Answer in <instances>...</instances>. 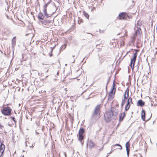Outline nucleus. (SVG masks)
Segmentation results:
<instances>
[{"label":"nucleus","instance_id":"1","mask_svg":"<svg viewBox=\"0 0 157 157\" xmlns=\"http://www.w3.org/2000/svg\"><path fill=\"white\" fill-rule=\"evenodd\" d=\"M100 108L101 105H98L94 108L92 112L91 116L93 119L97 120L99 118Z\"/></svg>","mask_w":157,"mask_h":157},{"label":"nucleus","instance_id":"2","mask_svg":"<svg viewBox=\"0 0 157 157\" xmlns=\"http://www.w3.org/2000/svg\"><path fill=\"white\" fill-rule=\"evenodd\" d=\"M114 116L112 111H108L104 115L105 120L107 122H110L113 119Z\"/></svg>","mask_w":157,"mask_h":157},{"label":"nucleus","instance_id":"3","mask_svg":"<svg viewBox=\"0 0 157 157\" xmlns=\"http://www.w3.org/2000/svg\"><path fill=\"white\" fill-rule=\"evenodd\" d=\"M12 109L9 107H7L2 110V113L5 116H10L11 114Z\"/></svg>","mask_w":157,"mask_h":157},{"label":"nucleus","instance_id":"4","mask_svg":"<svg viewBox=\"0 0 157 157\" xmlns=\"http://www.w3.org/2000/svg\"><path fill=\"white\" fill-rule=\"evenodd\" d=\"M85 132L84 129L83 128H81L79 131L78 140L81 141L84 139V136L83 134Z\"/></svg>","mask_w":157,"mask_h":157},{"label":"nucleus","instance_id":"5","mask_svg":"<svg viewBox=\"0 0 157 157\" xmlns=\"http://www.w3.org/2000/svg\"><path fill=\"white\" fill-rule=\"evenodd\" d=\"M122 148V146L121 145L119 144H116L115 145H113L112 146V147L111 148L112 150L109 153L110 154L113 151L115 150V149H121Z\"/></svg>","mask_w":157,"mask_h":157},{"label":"nucleus","instance_id":"6","mask_svg":"<svg viewBox=\"0 0 157 157\" xmlns=\"http://www.w3.org/2000/svg\"><path fill=\"white\" fill-rule=\"evenodd\" d=\"M128 17V15L126 13L122 12L119 15V19L121 20H125Z\"/></svg>","mask_w":157,"mask_h":157},{"label":"nucleus","instance_id":"7","mask_svg":"<svg viewBox=\"0 0 157 157\" xmlns=\"http://www.w3.org/2000/svg\"><path fill=\"white\" fill-rule=\"evenodd\" d=\"M125 147L126 149L127 154L128 157L129 152L130 144L129 141H128L125 144Z\"/></svg>","mask_w":157,"mask_h":157},{"label":"nucleus","instance_id":"8","mask_svg":"<svg viewBox=\"0 0 157 157\" xmlns=\"http://www.w3.org/2000/svg\"><path fill=\"white\" fill-rule=\"evenodd\" d=\"M111 110L110 111H112L113 113L114 116H116L118 114V110L114 107H112Z\"/></svg>","mask_w":157,"mask_h":157},{"label":"nucleus","instance_id":"9","mask_svg":"<svg viewBox=\"0 0 157 157\" xmlns=\"http://www.w3.org/2000/svg\"><path fill=\"white\" fill-rule=\"evenodd\" d=\"M88 144L89 147L90 148H94L95 145V144L91 140H90L89 141Z\"/></svg>","mask_w":157,"mask_h":157},{"label":"nucleus","instance_id":"10","mask_svg":"<svg viewBox=\"0 0 157 157\" xmlns=\"http://www.w3.org/2000/svg\"><path fill=\"white\" fill-rule=\"evenodd\" d=\"M114 85H115V84H114V83L113 82V88L111 90V91L109 92V94L108 96L110 97H109L110 98H111V99H113V97L112 96V94H113Z\"/></svg>","mask_w":157,"mask_h":157},{"label":"nucleus","instance_id":"11","mask_svg":"<svg viewBox=\"0 0 157 157\" xmlns=\"http://www.w3.org/2000/svg\"><path fill=\"white\" fill-rule=\"evenodd\" d=\"M126 114L125 112L120 114L119 117V121H122L125 116Z\"/></svg>","mask_w":157,"mask_h":157},{"label":"nucleus","instance_id":"12","mask_svg":"<svg viewBox=\"0 0 157 157\" xmlns=\"http://www.w3.org/2000/svg\"><path fill=\"white\" fill-rule=\"evenodd\" d=\"M5 148V145L3 143H1L0 145V153L1 152L2 154L3 153Z\"/></svg>","mask_w":157,"mask_h":157},{"label":"nucleus","instance_id":"13","mask_svg":"<svg viewBox=\"0 0 157 157\" xmlns=\"http://www.w3.org/2000/svg\"><path fill=\"white\" fill-rule=\"evenodd\" d=\"M141 117L142 120L144 121H145V110L144 109H143L142 111Z\"/></svg>","mask_w":157,"mask_h":157},{"label":"nucleus","instance_id":"14","mask_svg":"<svg viewBox=\"0 0 157 157\" xmlns=\"http://www.w3.org/2000/svg\"><path fill=\"white\" fill-rule=\"evenodd\" d=\"M136 52L133 54L132 58L131 59L133 60L134 62H135L136 60V59L137 55V54L138 51L136 50Z\"/></svg>","mask_w":157,"mask_h":157},{"label":"nucleus","instance_id":"15","mask_svg":"<svg viewBox=\"0 0 157 157\" xmlns=\"http://www.w3.org/2000/svg\"><path fill=\"white\" fill-rule=\"evenodd\" d=\"M40 22L43 24L46 25L47 24L50 23V21L49 20H43V19L42 20L40 21Z\"/></svg>","mask_w":157,"mask_h":157},{"label":"nucleus","instance_id":"16","mask_svg":"<svg viewBox=\"0 0 157 157\" xmlns=\"http://www.w3.org/2000/svg\"><path fill=\"white\" fill-rule=\"evenodd\" d=\"M144 105V102L141 100H140L138 101L137 103V105L138 106H140L141 107L143 106Z\"/></svg>","mask_w":157,"mask_h":157},{"label":"nucleus","instance_id":"17","mask_svg":"<svg viewBox=\"0 0 157 157\" xmlns=\"http://www.w3.org/2000/svg\"><path fill=\"white\" fill-rule=\"evenodd\" d=\"M16 37H13L12 40V46L14 47L16 44Z\"/></svg>","mask_w":157,"mask_h":157},{"label":"nucleus","instance_id":"18","mask_svg":"<svg viewBox=\"0 0 157 157\" xmlns=\"http://www.w3.org/2000/svg\"><path fill=\"white\" fill-rule=\"evenodd\" d=\"M44 15L47 18L50 17L51 16V14H48L47 13V9H44Z\"/></svg>","mask_w":157,"mask_h":157},{"label":"nucleus","instance_id":"19","mask_svg":"<svg viewBox=\"0 0 157 157\" xmlns=\"http://www.w3.org/2000/svg\"><path fill=\"white\" fill-rule=\"evenodd\" d=\"M83 14L85 17L87 19H88L89 17V15L86 12L84 11H82Z\"/></svg>","mask_w":157,"mask_h":157},{"label":"nucleus","instance_id":"20","mask_svg":"<svg viewBox=\"0 0 157 157\" xmlns=\"http://www.w3.org/2000/svg\"><path fill=\"white\" fill-rule=\"evenodd\" d=\"M131 104H133L132 98H129L128 100L127 104L130 105Z\"/></svg>","mask_w":157,"mask_h":157},{"label":"nucleus","instance_id":"21","mask_svg":"<svg viewBox=\"0 0 157 157\" xmlns=\"http://www.w3.org/2000/svg\"><path fill=\"white\" fill-rule=\"evenodd\" d=\"M135 63V62H134L133 60L131 59L130 65L132 69H133L134 68Z\"/></svg>","mask_w":157,"mask_h":157},{"label":"nucleus","instance_id":"22","mask_svg":"<svg viewBox=\"0 0 157 157\" xmlns=\"http://www.w3.org/2000/svg\"><path fill=\"white\" fill-rule=\"evenodd\" d=\"M38 18L39 19H40L41 20H43L44 18V16H43V14L41 13H40L38 15Z\"/></svg>","mask_w":157,"mask_h":157},{"label":"nucleus","instance_id":"23","mask_svg":"<svg viewBox=\"0 0 157 157\" xmlns=\"http://www.w3.org/2000/svg\"><path fill=\"white\" fill-rule=\"evenodd\" d=\"M141 31V30L140 28H138V29L136 32V35H139L140 33V32Z\"/></svg>","mask_w":157,"mask_h":157},{"label":"nucleus","instance_id":"24","mask_svg":"<svg viewBox=\"0 0 157 157\" xmlns=\"http://www.w3.org/2000/svg\"><path fill=\"white\" fill-rule=\"evenodd\" d=\"M5 128L4 126L1 125V124H0V130L1 132H2L3 130H4Z\"/></svg>","mask_w":157,"mask_h":157},{"label":"nucleus","instance_id":"25","mask_svg":"<svg viewBox=\"0 0 157 157\" xmlns=\"http://www.w3.org/2000/svg\"><path fill=\"white\" fill-rule=\"evenodd\" d=\"M51 0H50L44 6V9H47V7L48 5L51 2Z\"/></svg>","mask_w":157,"mask_h":157},{"label":"nucleus","instance_id":"26","mask_svg":"<svg viewBox=\"0 0 157 157\" xmlns=\"http://www.w3.org/2000/svg\"><path fill=\"white\" fill-rule=\"evenodd\" d=\"M128 92H129V89L128 88H127L126 89V90L124 92V95H128Z\"/></svg>","mask_w":157,"mask_h":157},{"label":"nucleus","instance_id":"27","mask_svg":"<svg viewBox=\"0 0 157 157\" xmlns=\"http://www.w3.org/2000/svg\"><path fill=\"white\" fill-rule=\"evenodd\" d=\"M130 106V105H128L127 104H126V106H125V110L126 111H127L129 108Z\"/></svg>","mask_w":157,"mask_h":157},{"label":"nucleus","instance_id":"28","mask_svg":"<svg viewBox=\"0 0 157 157\" xmlns=\"http://www.w3.org/2000/svg\"><path fill=\"white\" fill-rule=\"evenodd\" d=\"M125 101H126L125 100H124V99H123V100H122L121 104V106L122 107L124 105V104L125 103Z\"/></svg>","mask_w":157,"mask_h":157},{"label":"nucleus","instance_id":"29","mask_svg":"<svg viewBox=\"0 0 157 157\" xmlns=\"http://www.w3.org/2000/svg\"><path fill=\"white\" fill-rule=\"evenodd\" d=\"M128 97V95H124V99L125 100V99H127V98Z\"/></svg>","mask_w":157,"mask_h":157},{"label":"nucleus","instance_id":"30","mask_svg":"<svg viewBox=\"0 0 157 157\" xmlns=\"http://www.w3.org/2000/svg\"><path fill=\"white\" fill-rule=\"evenodd\" d=\"M11 118L14 121L15 123L16 122V121L15 120V118L13 117H11Z\"/></svg>","mask_w":157,"mask_h":157},{"label":"nucleus","instance_id":"31","mask_svg":"<svg viewBox=\"0 0 157 157\" xmlns=\"http://www.w3.org/2000/svg\"><path fill=\"white\" fill-rule=\"evenodd\" d=\"M155 103H154V106H156L157 105V101H156V100H155Z\"/></svg>","mask_w":157,"mask_h":157},{"label":"nucleus","instance_id":"32","mask_svg":"<svg viewBox=\"0 0 157 157\" xmlns=\"http://www.w3.org/2000/svg\"><path fill=\"white\" fill-rule=\"evenodd\" d=\"M56 46L55 45L54 47L51 48V52H52L53 49L55 48Z\"/></svg>","mask_w":157,"mask_h":157},{"label":"nucleus","instance_id":"33","mask_svg":"<svg viewBox=\"0 0 157 157\" xmlns=\"http://www.w3.org/2000/svg\"><path fill=\"white\" fill-rule=\"evenodd\" d=\"M155 102L153 101H151V105L152 106L153 105H154V103Z\"/></svg>","mask_w":157,"mask_h":157},{"label":"nucleus","instance_id":"34","mask_svg":"<svg viewBox=\"0 0 157 157\" xmlns=\"http://www.w3.org/2000/svg\"><path fill=\"white\" fill-rule=\"evenodd\" d=\"M52 52H51V51L50 52H49V56L51 57L53 55L52 54Z\"/></svg>","mask_w":157,"mask_h":157},{"label":"nucleus","instance_id":"35","mask_svg":"<svg viewBox=\"0 0 157 157\" xmlns=\"http://www.w3.org/2000/svg\"><path fill=\"white\" fill-rule=\"evenodd\" d=\"M25 145L26 147L27 146V141H25Z\"/></svg>","mask_w":157,"mask_h":157},{"label":"nucleus","instance_id":"36","mask_svg":"<svg viewBox=\"0 0 157 157\" xmlns=\"http://www.w3.org/2000/svg\"><path fill=\"white\" fill-rule=\"evenodd\" d=\"M30 147H31L30 146ZM31 147H32L33 148V147H34L33 144H32V146H31Z\"/></svg>","mask_w":157,"mask_h":157},{"label":"nucleus","instance_id":"37","mask_svg":"<svg viewBox=\"0 0 157 157\" xmlns=\"http://www.w3.org/2000/svg\"><path fill=\"white\" fill-rule=\"evenodd\" d=\"M64 46H65L64 48V49L65 48H66V45H65Z\"/></svg>","mask_w":157,"mask_h":157},{"label":"nucleus","instance_id":"38","mask_svg":"<svg viewBox=\"0 0 157 157\" xmlns=\"http://www.w3.org/2000/svg\"><path fill=\"white\" fill-rule=\"evenodd\" d=\"M75 60L74 59V61L72 62V63H74L75 62Z\"/></svg>","mask_w":157,"mask_h":157},{"label":"nucleus","instance_id":"39","mask_svg":"<svg viewBox=\"0 0 157 157\" xmlns=\"http://www.w3.org/2000/svg\"><path fill=\"white\" fill-rule=\"evenodd\" d=\"M48 70H47V71H46V72H46V73H47V72H48Z\"/></svg>","mask_w":157,"mask_h":157},{"label":"nucleus","instance_id":"40","mask_svg":"<svg viewBox=\"0 0 157 157\" xmlns=\"http://www.w3.org/2000/svg\"><path fill=\"white\" fill-rule=\"evenodd\" d=\"M59 73L58 72H57V74L58 75V74H59Z\"/></svg>","mask_w":157,"mask_h":157},{"label":"nucleus","instance_id":"41","mask_svg":"<svg viewBox=\"0 0 157 157\" xmlns=\"http://www.w3.org/2000/svg\"><path fill=\"white\" fill-rule=\"evenodd\" d=\"M65 154V156H66V153H64Z\"/></svg>","mask_w":157,"mask_h":157},{"label":"nucleus","instance_id":"42","mask_svg":"<svg viewBox=\"0 0 157 157\" xmlns=\"http://www.w3.org/2000/svg\"><path fill=\"white\" fill-rule=\"evenodd\" d=\"M75 57V56H73L72 57Z\"/></svg>","mask_w":157,"mask_h":157},{"label":"nucleus","instance_id":"43","mask_svg":"<svg viewBox=\"0 0 157 157\" xmlns=\"http://www.w3.org/2000/svg\"><path fill=\"white\" fill-rule=\"evenodd\" d=\"M134 41V40H132V42H133V41Z\"/></svg>","mask_w":157,"mask_h":157},{"label":"nucleus","instance_id":"44","mask_svg":"<svg viewBox=\"0 0 157 157\" xmlns=\"http://www.w3.org/2000/svg\"><path fill=\"white\" fill-rule=\"evenodd\" d=\"M134 41V40H132V42H133V41Z\"/></svg>","mask_w":157,"mask_h":157},{"label":"nucleus","instance_id":"45","mask_svg":"<svg viewBox=\"0 0 157 157\" xmlns=\"http://www.w3.org/2000/svg\"><path fill=\"white\" fill-rule=\"evenodd\" d=\"M78 24H80V23L79 22V21L78 22Z\"/></svg>","mask_w":157,"mask_h":157},{"label":"nucleus","instance_id":"46","mask_svg":"<svg viewBox=\"0 0 157 157\" xmlns=\"http://www.w3.org/2000/svg\"><path fill=\"white\" fill-rule=\"evenodd\" d=\"M106 88L107 89V86H106Z\"/></svg>","mask_w":157,"mask_h":157},{"label":"nucleus","instance_id":"47","mask_svg":"<svg viewBox=\"0 0 157 157\" xmlns=\"http://www.w3.org/2000/svg\"><path fill=\"white\" fill-rule=\"evenodd\" d=\"M81 143H82V144H83V143L82 142Z\"/></svg>","mask_w":157,"mask_h":157},{"label":"nucleus","instance_id":"48","mask_svg":"<svg viewBox=\"0 0 157 157\" xmlns=\"http://www.w3.org/2000/svg\"><path fill=\"white\" fill-rule=\"evenodd\" d=\"M63 47V46H61V47Z\"/></svg>","mask_w":157,"mask_h":157},{"label":"nucleus","instance_id":"49","mask_svg":"<svg viewBox=\"0 0 157 157\" xmlns=\"http://www.w3.org/2000/svg\"><path fill=\"white\" fill-rule=\"evenodd\" d=\"M99 31H101L100 30H99ZM100 32L101 33L100 31Z\"/></svg>","mask_w":157,"mask_h":157}]
</instances>
